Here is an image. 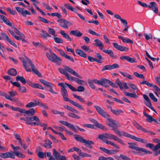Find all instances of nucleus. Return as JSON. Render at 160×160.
I'll return each mask as SVG.
<instances>
[{
	"label": "nucleus",
	"mask_w": 160,
	"mask_h": 160,
	"mask_svg": "<svg viewBox=\"0 0 160 160\" xmlns=\"http://www.w3.org/2000/svg\"><path fill=\"white\" fill-rule=\"evenodd\" d=\"M19 91L21 93H25L27 92L26 88L25 87H21L20 86V87H19Z\"/></svg>",
	"instance_id": "45"
},
{
	"label": "nucleus",
	"mask_w": 160,
	"mask_h": 160,
	"mask_svg": "<svg viewBox=\"0 0 160 160\" xmlns=\"http://www.w3.org/2000/svg\"><path fill=\"white\" fill-rule=\"evenodd\" d=\"M39 81L41 83L47 87L45 88L46 90L50 91L53 93L55 94H57L58 93L57 92H54L53 90L52 86V83H51L49 82L42 79H40L39 80Z\"/></svg>",
	"instance_id": "6"
},
{
	"label": "nucleus",
	"mask_w": 160,
	"mask_h": 160,
	"mask_svg": "<svg viewBox=\"0 0 160 160\" xmlns=\"http://www.w3.org/2000/svg\"><path fill=\"white\" fill-rule=\"evenodd\" d=\"M65 85H67V86H68V88L72 91L75 92L77 91V89L75 88L73 86H72L70 84L65 83Z\"/></svg>",
	"instance_id": "43"
},
{
	"label": "nucleus",
	"mask_w": 160,
	"mask_h": 160,
	"mask_svg": "<svg viewBox=\"0 0 160 160\" xmlns=\"http://www.w3.org/2000/svg\"><path fill=\"white\" fill-rule=\"evenodd\" d=\"M111 65H107L104 66L103 68H102L101 71L103 72L106 70H111Z\"/></svg>",
	"instance_id": "53"
},
{
	"label": "nucleus",
	"mask_w": 160,
	"mask_h": 160,
	"mask_svg": "<svg viewBox=\"0 0 160 160\" xmlns=\"http://www.w3.org/2000/svg\"><path fill=\"white\" fill-rule=\"evenodd\" d=\"M46 54L49 60L56 63L57 65H61L62 59L55 54L52 53L50 55L47 52Z\"/></svg>",
	"instance_id": "5"
},
{
	"label": "nucleus",
	"mask_w": 160,
	"mask_h": 160,
	"mask_svg": "<svg viewBox=\"0 0 160 160\" xmlns=\"http://www.w3.org/2000/svg\"><path fill=\"white\" fill-rule=\"evenodd\" d=\"M11 108L14 111H18L19 112H23V109H22L20 108H19L18 107L16 108H14L13 107V106H12L11 108Z\"/></svg>",
	"instance_id": "47"
},
{
	"label": "nucleus",
	"mask_w": 160,
	"mask_h": 160,
	"mask_svg": "<svg viewBox=\"0 0 160 160\" xmlns=\"http://www.w3.org/2000/svg\"><path fill=\"white\" fill-rule=\"evenodd\" d=\"M124 94L125 95L131 98H135L138 97V96L135 93H130L126 92H124Z\"/></svg>",
	"instance_id": "31"
},
{
	"label": "nucleus",
	"mask_w": 160,
	"mask_h": 160,
	"mask_svg": "<svg viewBox=\"0 0 160 160\" xmlns=\"http://www.w3.org/2000/svg\"><path fill=\"white\" fill-rule=\"evenodd\" d=\"M0 157L4 158H8V152L5 153H0Z\"/></svg>",
	"instance_id": "56"
},
{
	"label": "nucleus",
	"mask_w": 160,
	"mask_h": 160,
	"mask_svg": "<svg viewBox=\"0 0 160 160\" xmlns=\"http://www.w3.org/2000/svg\"><path fill=\"white\" fill-rule=\"evenodd\" d=\"M128 48L125 47L120 46L119 49V50L121 51H128Z\"/></svg>",
	"instance_id": "50"
},
{
	"label": "nucleus",
	"mask_w": 160,
	"mask_h": 160,
	"mask_svg": "<svg viewBox=\"0 0 160 160\" xmlns=\"http://www.w3.org/2000/svg\"><path fill=\"white\" fill-rule=\"evenodd\" d=\"M6 95H5L4 97H5V98L11 101H13L14 102H15L16 101V100L15 99H12L11 98L8 94L7 93H5Z\"/></svg>",
	"instance_id": "59"
},
{
	"label": "nucleus",
	"mask_w": 160,
	"mask_h": 160,
	"mask_svg": "<svg viewBox=\"0 0 160 160\" xmlns=\"http://www.w3.org/2000/svg\"><path fill=\"white\" fill-rule=\"evenodd\" d=\"M72 94L75 98L78 99L81 103H85V101L81 96L77 95L74 94V93H73Z\"/></svg>",
	"instance_id": "34"
},
{
	"label": "nucleus",
	"mask_w": 160,
	"mask_h": 160,
	"mask_svg": "<svg viewBox=\"0 0 160 160\" xmlns=\"http://www.w3.org/2000/svg\"><path fill=\"white\" fill-rule=\"evenodd\" d=\"M149 96L150 98L152 99L154 102H157L158 101L157 99L155 97L153 94L152 93H149Z\"/></svg>",
	"instance_id": "51"
},
{
	"label": "nucleus",
	"mask_w": 160,
	"mask_h": 160,
	"mask_svg": "<svg viewBox=\"0 0 160 160\" xmlns=\"http://www.w3.org/2000/svg\"><path fill=\"white\" fill-rule=\"evenodd\" d=\"M48 32L50 34L53 36L54 37H56L57 36L55 35V31L53 29L49 28Z\"/></svg>",
	"instance_id": "42"
},
{
	"label": "nucleus",
	"mask_w": 160,
	"mask_h": 160,
	"mask_svg": "<svg viewBox=\"0 0 160 160\" xmlns=\"http://www.w3.org/2000/svg\"><path fill=\"white\" fill-rule=\"evenodd\" d=\"M144 35L147 40H148L149 39H151L152 38V36L151 33L148 35L147 34L145 33H144Z\"/></svg>",
	"instance_id": "55"
},
{
	"label": "nucleus",
	"mask_w": 160,
	"mask_h": 160,
	"mask_svg": "<svg viewBox=\"0 0 160 160\" xmlns=\"http://www.w3.org/2000/svg\"><path fill=\"white\" fill-rule=\"evenodd\" d=\"M53 153L55 158L57 160H60L61 157H60V154L55 149H53Z\"/></svg>",
	"instance_id": "23"
},
{
	"label": "nucleus",
	"mask_w": 160,
	"mask_h": 160,
	"mask_svg": "<svg viewBox=\"0 0 160 160\" xmlns=\"http://www.w3.org/2000/svg\"><path fill=\"white\" fill-rule=\"evenodd\" d=\"M68 116L73 118L77 119L80 118V117L78 116L72 112H69L68 114Z\"/></svg>",
	"instance_id": "37"
},
{
	"label": "nucleus",
	"mask_w": 160,
	"mask_h": 160,
	"mask_svg": "<svg viewBox=\"0 0 160 160\" xmlns=\"http://www.w3.org/2000/svg\"><path fill=\"white\" fill-rule=\"evenodd\" d=\"M108 126L112 127V130L116 134L117 133V132L118 130L117 129L118 127L116 124L114 123H109L108 124Z\"/></svg>",
	"instance_id": "22"
},
{
	"label": "nucleus",
	"mask_w": 160,
	"mask_h": 160,
	"mask_svg": "<svg viewBox=\"0 0 160 160\" xmlns=\"http://www.w3.org/2000/svg\"><path fill=\"white\" fill-rule=\"evenodd\" d=\"M34 102H31L29 103L26 105V107L27 108L34 107L39 104V100H38L37 103H36V100H34Z\"/></svg>",
	"instance_id": "21"
},
{
	"label": "nucleus",
	"mask_w": 160,
	"mask_h": 160,
	"mask_svg": "<svg viewBox=\"0 0 160 160\" xmlns=\"http://www.w3.org/2000/svg\"><path fill=\"white\" fill-rule=\"evenodd\" d=\"M60 33L63 36L64 38L67 39L68 40L70 41H72V39L69 37L67 33H66L64 31H61L60 32Z\"/></svg>",
	"instance_id": "29"
},
{
	"label": "nucleus",
	"mask_w": 160,
	"mask_h": 160,
	"mask_svg": "<svg viewBox=\"0 0 160 160\" xmlns=\"http://www.w3.org/2000/svg\"><path fill=\"white\" fill-rule=\"evenodd\" d=\"M76 53L80 56L84 58H87V55L86 53L82 51L80 49H77L76 50Z\"/></svg>",
	"instance_id": "24"
},
{
	"label": "nucleus",
	"mask_w": 160,
	"mask_h": 160,
	"mask_svg": "<svg viewBox=\"0 0 160 160\" xmlns=\"http://www.w3.org/2000/svg\"><path fill=\"white\" fill-rule=\"evenodd\" d=\"M85 88L84 87L81 86H78L77 89V91L79 92H83Z\"/></svg>",
	"instance_id": "64"
},
{
	"label": "nucleus",
	"mask_w": 160,
	"mask_h": 160,
	"mask_svg": "<svg viewBox=\"0 0 160 160\" xmlns=\"http://www.w3.org/2000/svg\"><path fill=\"white\" fill-rule=\"evenodd\" d=\"M132 139L143 143H146L147 142V141L146 140L136 137L133 135H132Z\"/></svg>",
	"instance_id": "20"
},
{
	"label": "nucleus",
	"mask_w": 160,
	"mask_h": 160,
	"mask_svg": "<svg viewBox=\"0 0 160 160\" xmlns=\"http://www.w3.org/2000/svg\"><path fill=\"white\" fill-rule=\"evenodd\" d=\"M73 136L77 141L84 143L85 146L90 149L92 148V145L94 144V142L92 141L86 140L82 136L77 134H74Z\"/></svg>",
	"instance_id": "4"
},
{
	"label": "nucleus",
	"mask_w": 160,
	"mask_h": 160,
	"mask_svg": "<svg viewBox=\"0 0 160 160\" xmlns=\"http://www.w3.org/2000/svg\"><path fill=\"white\" fill-rule=\"evenodd\" d=\"M32 43L33 44L34 46H35L36 47H42L44 48H45V47L44 45H42V44H41L40 43H39V42H32Z\"/></svg>",
	"instance_id": "44"
},
{
	"label": "nucleus",
	"mask_w": 160,
	"mask_h": 160,
	"mask_svg": "<svg viewBox=\"0 0 160 160\" xmlns=\"http://www.w3.org/2000/svg\"><path fill=\"white\" fill-rule=\"evenodd\" d=\"M38 18L39 20H40L41 21H42L43 22L46 23H48L49 22L45 18H43L39 16L38 17Z\"/></svg>",
	"instance_id": "52"
},
{
	"label": "nucleus",
	"mask_w": 160,
	"mask_h": 160,
	"mask_svg": "<svg viewBox=\"0 0 160 160\" xmlns=\"http://www.w3.org/2000/svg\"><path fill=\"white\" fill-rule=\"evenodd\" d=\"M146 117H147V118H146V120L147 122L151 123L153 121V118H152L150 115H148V116Z\"/></svg>",
	"instance_id": "60"
},
{
	"label": "nucleus",
	"mask_w": 160,
	"mask_h": 160,
	"mask_svg": "<svg viewBox=\"0 0 160 160\" xmlns=\"http://www.w3.org/2000/svg\"><path fill=\"white\" fill-rule=\"evenodd\" d=\"M10 82L14 86H16L18 88L20 87V83L19 82H13L12 80L10 81Z\"/></svg>",
	"instance_id": "61"
},
{
	"label": "nucleus",
	"mask_w": 160,
	"mask_h": 160,
	"mask_svg": "<svg viewBox=\"0 0 160 160\" xmlns=\"http://www.w3.org/2000/svg\"><path fill=\"white\" fill-rule=\"evenodd\" d=\"M63 67H64V69L58 68V70L61 73L65 75L66 77V78L68 80H70V77H69V74L66 71L78 78L81 79L82 78V76L71 68L66 66H63Z\"/></svg>",
	"instance_id": "2"
},
{
	"label": "nucleus",
	"mask_w": 160,
	"mask_h": 160,
	"mask_svg": "<svg viewBox=\"0 0 160 160\" xmlns=\"http://www.w3.org/2000/svg\"><path fill=\"white\" fill-rule=\"evenodd\" d=\"M111 111L114 114L116 115H119L120 113H123L124 112L123 111L120 109L114 110L111 109Z\"/></svg>",
	"instance_id": "30"
},
{
	"label": "nucleus",
	"mask_w": 160,
	"mask_h": 160,
	"mask_svg": "<svg viewBox=\"0 0 160 160\" xmlns=\"http://www.w3.org/2000/svg\"><path fill=\"white\" fill-rule=\"evenodd\" d=\"M57 22L60 23V25L63 28L66 29L68 28V26H71L72 23L69 21L64 19H60L57 20Z\"/></svg>",
	"instance_id": "8"
},
{
	"label": "nucleus",
	"mask_w": 160,
	"mask_h": 160,
	"mask_svg": "<svg viewBox=\"0 0 160 160\" xmlns=\"http://www.w3.org/2000/svg\"><path fill=\"white\" fill-rule=\"evenodd\" d=\"M12 28H13L16 31H15V32L16 33L20 36H22L24 34L20 32V31L18 30L17 28H16L14 26H12Z\"/></svg>",
	"instance_id": "48"
},
{
	"label": "nucleus",
	"mask_w": 160,
	"mask_h": 160,
	"mask_svg": "<svg viewBox=\"0 0 160 160\" xmlns=\"http://www.w3.org/2000/svg\"><path fill=\"white\" fill-rule=\"evenodd\" d=\"M23 112L27 115L28 116H32L34 114L35 112V109L32 108L29 110L26 111L25 109H23Z\"/></svg>",
	"instance_id": "15"
},
{
	"label": "nucleus",
	"mask_w": 160,
	"mask_h": 160,
	"mask_svg": "<svg viewBox=\"0 0 160 160\" xmlns=\"http://www.w3.org/2000/svg\"><path fill=\"white\" fill-rule=\"evenodd\" d=\"M120 59L122 60H126L131 63L136 62V59L133 58H131L128 56H122L120 57Z\"/></svg>",
	"instance_id": "12"
},
{
	"label": "nucleus",
	"mask_w": 160,
	"mask_h": 160,
	"mask_svg": "<svg viewBox=\"0 0 160 160\" xmlns=\"http://www.w3.org/2000/svg\"><path fill=\"white\" fill-rule=\"evenodd\" d=\"M128 144L129 145V148L134 150H135L136 151L139 152V153H140V150L141 148H139L138 147H136L135 146L136 145L135 143H132V142H128Z\"/></svg>",
	"instance_id": "14"
},
{
	"label": "nucleus",
	"mask_w": 160,
	"mask_h": 160,
	"mask_svg": "<svg viewBox=\"0 0 160 160\" xmlns=\"http://www.w3.org/2000/svg\"><path fill=\"white\" fill-rule=\"evenodd\" d=\"M41 32H42V33L40 34L42 36V37L43 39H47L48 37H51V36L48 34L46 31L42 30L41 31Z\"/></svg>",
	"instance_id": "27"
},
{
	"label": "nucleus",
	"mask_w": 160,
	"mask_h": 160,
	"mask_svg": "<svg viewBox=\"0 0 160 160\" xmlns=\"http://www.w3.org/2000/svg\"><path fill=\"white\" fill-rule=\"evenodd\" d=\"M25 57L26 60H27L28 61L29 63V64L31 66L32 71H33L38 77H41L42 75L37 70L35 65L33 63H32V61L27 57L25 56Z\"/></svg>",
	"instance_id": "10"
},
{
	"label": "nucleus",
	"mask_w": 160,
	"mask_h": 160,
	"mask_svg": "<svg viewBox=\"0 0 160 160\" xmlns=\"http://www.w3.org/2000/svg\"><path fill=\"white\" fill-rule=\"evenodd\" d=\"M103 51L105 53L108 54L109 56L112 59H116L118 57L116 55H114L113 51L111 50H104Z\"/></svg>",
	"instance_id": "13"
},
{
	"label": "nucleus",
	"mask_w": 160,
	"mask_h": 160,
	"mask_svg": "<svg viewBox=\"0 0 160 160\" xmlns=\"http://www.w3.org/2000/svg\"><path fill=\"white\" fill-rule=\"evenodd\" d=\"M143 96L144 98L146 101V102H145V105H146V104H149L150 105L151 104V102L148 96L145 94H144Z\"/></svg>",
	"instance_id": "38"
},
{
	"label": "nucleus",
	"mask_w": 160,
	"mask_h": 160,
	"mask_svg": "<svg viewBox=\"0 0 160 160\" xmlns=\"http://www.w3.org/2000/svg\"><path fill=\"white\" fill-rule=\"evenodd\" d=\"M38 105H39L40 106L42 107L43 108L45 109H49L48 107L45 104L42 102H39V104H38Z\"/></svg>",
	"instance_id": "58"
},
{
	"label": "nucleus",
	"mask_w": 160,
	"mask_h": 160,
	"mask_svg": "<svg viewBox=\"0 0 160 160\" xmlns=\"http://www.w3.org/2000/svg\"><path fill=\"white\" fill-rule=\"evenodd\" d=\"M68 128L72 131L75 132H78V130L76 129L77 127H76V126H74L70 123L69 126L68 127Z\"/></svg>",
	"instance_id": "35"
},
{
	"label": "nucleus",
	"mask_w": 160,
	"mask_h": 160,
	"mask_svg": "<svg viewBox=\"0 0 160 160\" xmlns=\"http://www.w3.org/2000/svg\"><path fill=\"white\" fill-rule=\"evenodd\" d=\"M133 124L138 129H141L142 131L143 132L145 128L138 123L136 121H134Z\"/></svg>",
	"instance_id": "32"
},
{
	"label": "nucleus",
	"mask_w": 160,
	"mask_h": 160,
	"mask_svg": "<svg viewBox=\"0 0 160 160\" xmlns=\"http://www.w3.org/2000/svg\"><path fill=\"white\" fill-rule=\"evenodd\" d=\"M96 56L99 59H98L96 58H94L90 56H89L88 57V60L91 62L95 61L98 63H102V61L103 60H104V58L102 57V56L98 53H96Z\"/></svg>",
	"instance_id": "7"
},
{
	"label": "nucleus",
	"mask_w": 160,
	"mask_h": 160,
	"mask_svg": "<svg viewBox=\"0 0 160 160\" xmlns=\"http://www.w3.org/2000/svg\"><path fill=\"white\" fill-rule=\"evenodd\" d=\"M116 134L118 135L119 137H121L122 136H124L130 138L131 139L132 136V135H130L125 132L122 131H118Z\"/></svg>",
	"instance_id": "16"
},
{
	"label": "nucleus",
	"mask_w": 160,
	"mask_h": 160,
	"mask_svg": "<svg viewBox=\"0 0 160 160\" xmlns=\"http://www.w3.org/2000/svg\"><path fill=\"white\" fill-rule=\"evenodd\" d=\"M120 157L122 158L123 160H131L129 158L122 154H120Z\"/></svg>",
	"instance_id": "62"
},
{
	"label": "nucleus",
	"mask_w": 160,
	"mask_h": 160,
	"mask_svg": "<svg viewBox=\"0 0 160 160\" xmlns=\"http://www.w3.org/2000/svg\"><path fill=\"white\" fill-rule=\"evenodd\" d=\"M30 118L31 121H35L37 122H40V119L38 117L36 116H34Z\"/></svg>",
	"instance_id": "40"
},
{
	"label": "nucleus",
	"mask_w": 160,
	"mask_h": 160,
	"mask_svg": "<svg viewBox=\"0 0 160 160\" xmlns=\"http://www.w3.org/2000/svg\"><path fill=\"white\" fill-rule=\"evenodd\" d=\"M38 156L40 158H43L46 157L45 153L42 152H40L37 154Z\"/></svg>",
	"instance_id": "49"
},
{
	"label": "nucleus",
	"mask_w": 160,
	"mask_h": 160,
	"mask_svg": "<svg viewBox=\"0 0 160 160\" xmlns=\"http://www.w3.org/2000/svg\"><path fill=\"white\" fill-rule=\"evenodd\" d=\"M94 107L98 113L103 117L105 118L109 117V115L99 106H95Z\"/></svg>",
	"instance_id": "9"
},
{
	"label": "nucleus",
	"mask_w": 160,
	"mask_h": 160,
	"mask_svg": "<svg viewBox=\"0 0 160 160\" xmlns=\"http://www.w3.org/2000/svg\"><path fill=\"white\" fill-rule=\"evenodd\" d=\"M61 93L63 97V100L66 102H68L74 106L78 107L79 109L83 110V108L82 106L77 102L72 101L68 98V95L67 90L65 88H61Z\"/></svg>",
	"instance_id": "3"
},
{
	"label": "nucleus",
	"mask_w": 160,
	"mask_h": 160,
	"mask_svg": "<svg viewBox=\"0 0 160 160\" xmlns=\"http://www.w3.org/2000/svg\"><path fill=\"white\" fill-rule=\"evenodd\" d=\"M109 81V80L106 78H102L100 80V85L103 86V85H105L106 84V83L108 84Z\"/></svg>",
	"instance_id": "36"
},
{
	"label": "nucleus",
	"mask_w": 160,
	"mask_h": 160,
	"mask_svg": "<svg viewBox=\"0 0 160 160\" xmlns=\"http://www.w3.org/2000/svg\"><path fill=\"white\" fill-rule=\"evenodd\" d=\"M16 80L18 81H20L21 83L24 84L26 83V81L24 78L22 76H18L16 78Z\"/></svg>",
	"instance_id": "28"
},
{
	"label": "nucleus",
	"mask_w": 160,
	"mask_h": 160,
	"mask_svg": "<svg viewBox=\"0 0 160 160\" xmlns=\"http://www.w3.org/2000/svg\"><path fill=\"white\" fill-rule=\"evenodd\" d=\"M44 141L45 142V144L41 143L40 144L41 145H42L44 147L48 149L50 148H52L51 144H52V142L50 141L49 140H45Z\"/></svg>",
	"instance_id": "19"
},
{
	"label": "nucleus",
	"mask_w": 160,
	"mask_h": 160,
	"mask_svg": "<svg viewBox=\"0 0 160 160\" xmlns=\"http://www.w3.org/2000/svg\"><path fill=\"white\" fill-rule=\"evenodd\" d=\"M118 85V86L119 87L120 89L122 90L123 89V87L122 86V83L120 81L119 79L118 78H117L115 82Z\"/></svg>",
	"instance_id": "39"
},
{
	"label": "nucleus",
	"mask_w": 160,
	"mask_h": 160,
	"mask_svg": "<svg viewBox=\"0 0 160 160\" xmlns=\"http://www.w3.org/2000/svg\"><path fill=\"white\" fill-rule=\"evenodd\" d=\"M15 8L18 13L21 14L24 17H26V14L29 15L31 14L30 12L27 10H25L24 11H23V9L19 7H16Z\"/></svg>",
	"instance_id": "11"
},
{
	"label": "nucleus",
	"mask_w": 160,
	"mask_h": 160,
	"mask_svg": "<svg viewBox=\"0 0 160 160\" xmlns=\"http://www.w3.org/2000/svg\"><path fill=\"white\" fill-rule=\"evenodd\" d=\"M115 136L111 134L105 133L102 134H99L98 135V138L101 140L102 142L107 144H109L112 146L117 149H119V147L115 143L111 141H108L107 139H114Z\"/></svg>",
	"instance_id": "1"
},
{
	"label": "nucleus",
	"mask_w": 160,
	"mask_h": 160,
	"mask_svg": "<svg viewBox=\"0 0 160 160\" xmlns=\"http://www.w3.org/2000/svg\"><path fill=\"white\" fill-rule=\"evenodd\" d=\"M140 152H144L145 154H152V152H150L149 151L147 150L146 149L141 148Z\"/></svg>",
	"instance_id": "63"
},
{
	"label": "nucleus",
	"mask_w": 160,
	"mask_h": 160,
	"mask_svg": "<svg viewBox=\"0 0 160 160\" xmlns=\"http://www.w3.org/2000/svg\"><path fill=\"white\" fill-rule=\"evenodd\" d=\"M53 39L55 42L57 43H62L63 42V40L59 38H54Z\"/></svg>",
	"instance_id": "41"
},
{
	"label": "nucleus",
	"mask_w": 160,
	"mask_h": 160,
	"mask_svg": "<svg viewBox=\"0 0 160 160\" xmlns=\"http://www.w3.org/2000/svg\"><path fill=\"white\" fill-rule=\"evenodd\" d=\"M88 83L89 86L93 89H95V87L93 84L94 82H93V80H88Z\"/></svg>",
	"instance_id": "46"
},
{
	"label": "nucleus",
	"mask_w": 160,
	"mask_h": 160,
	"mask_svg": "<svg viewBox=\"0 0 160 160\" xmlns=\"http://www.w3.org/2000/svg\"><path fill=\"white\" fill-rule=\"evenodd\" d=\"M70 80L76 82L78 84L81 85H84L85 82L83 80H80L78 78H75L72 76L70 77Z\"/></svg>",
	"instance_id": "17"
},
{
	"label": "nucleus",
	"mask_w": 160,
	"mask_h": 160,
	"mask_svg": "<svg viewBox=\"0 0 160 160\" xmlns=\"http://www.w3.org/2000/svg\"><path fill=\"white\" fill-rule=\"evenodd\" d=\"M28 62L27 61H23V64L24 66V68H25V70L27 72H30L31 71V68L29 65H28Z\"/></svg>",
	"instance_id": "25"
},
{
	"label": "nucleus",
	"mask_w": 160,
	"mask_h": 160,
	"mask_svg": "<svg viewBox=\"0 0 160 160\" xmlns=\"http://www.w3.org/2000/svg\"><path fill=\"white\" fill-rule=\"evenodd\" d=\"M94 41L96 43L95 46L99 47L100 49L101 50H102L104 46L102 42L98 39H95Z\"/></svg>",
	"instance_id": "18"
},
{
	"label": "nucleus",
	"mask_w": 160,
	"mask_h": 160,
	"mask_svg": "<svg viewBox=\"0 0 160 160\" xmlns=\"http://www.w3.org/2000/svg\"><path fill=\"white\" fill-rule=\"evenodd\" d=\"M33 3V4L35 8H36L38 10H39L40 9L38 7V5L35 3H38V2L36 0H30Z\"/></svg>",
	"instance_id": "54"
},
{
	"label": "nucleus",
	"mask_w": 160,
	"mask_h": 160,
	"mask_svg": "<svg viewBox=\"0 0 160 160\" xmlns=\"http://www.w3.org/2000/svg\"><path fill=\"white\" fill-rule=\"evenodd\" d=\"M12 153L15 154V155L20 158H24L25 156L22 153H20L19 151H17V152H13Z\"/></svg>",
	"instance_id": "33"
},
{
	"label": "nucleus",
	"mask_w": 160,
	"mask_h": 160,
	"mask_svg": "<svg viewBox=\"0 0 160 160\" xmlns=\"http://www.w3.org/2000/svg\"><path fill=\"white\" fill-rule=\"evenodd\" d=\"M8 73L10 75L14 76L17 75V72L15 69L12 68L8 70Z\"/></svg>",
	"instance_id": "26"
},
{
	"label": "nucleus",
	"mask_w": 160,
	"mask_h": 160,
	"mask_svg": "<svg viewBox=\"0 0 160 160\" xmlns=\"http://www.w3.org/2000/svg\"><path fill=\"white\" fill-rule=\"evenodd\" d=\"M51 15L52 16H57L58 18H62V15L58 12L52 13H51Z\"/></svg>",
	"instance_id": "57"
}]
</instances>
